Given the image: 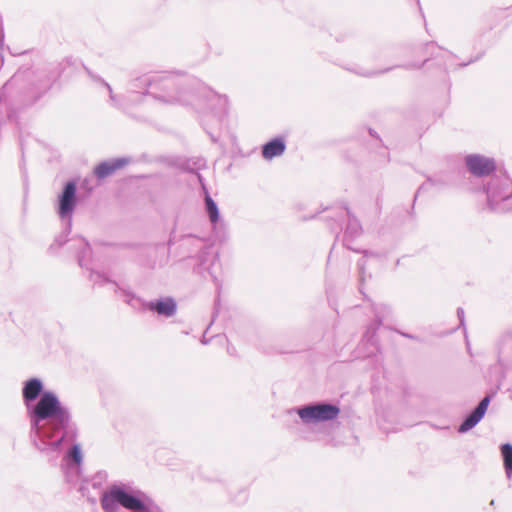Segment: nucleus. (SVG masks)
Masks as SVG:
<instances>
[{"label": "nucleus", "mask_w": 512, "mask_h": 512, "mask_svg": "<svg viewBox=\"0 0 512 512\" xmlns=\"http://www.w3.org/2000/svg\"><path fill=\"white\" fill-rule=\"evenodd\" d=\"M43 390V385L40 379L32 378L28 380L23 388V398L28 406L30 402L37 399Z\"/></svg>", "instance_id": "nucleus-9"}, {"label": "nucleus", "mask_w": 512, "mask_h": 512, "mask_svg": "<svg viewBox=\"0 0 512 512\" xmlns=\"http://www.w3.org/2000/svg\"><path fill=\"white\" fill-rule=\"evenodd\" d=\"M32 426L39 429V423L42 420L54 418L61 426H67L70 414L68 410L61 406L55 393L47 391L41 394L40 400L31 412Z\"/></svg>", "instance_id": "nucleus-3"}, {"label": "nucleus", "mask_w": 512, "mask_h": 512, "mask_svg": "<svg viewBox=\"0 0 512 512\" xmlns=\"http://www.w3.org/2000/svg\"><path fill=\"white\" fill-rule=\"evenodd\" d=\"M489 403L490 398L488 396L484 397L474 411L459 426V432L465 433L476 426L485 415Z\"/></svg>", "instance_id": "nucleus-8"}, {"label": "nucleus", "mask_w": 512, "mask_h": 512, "mask_svg": "<svg viewBox=\"0 0 512 512\" xmlns=\"http://www.w3.org/2000/svg\"><path fill=\"white\" fill-rule=\"evenodd\" d=\"M285 143L282 139L276 138L263 146L262 154L265 159H272L276 156H280L285 151Z\"/></svg>", "instance_id": "nucleus-12"}, {"label": "nucleus", "mask_w": 512, "mask_h": 512, "mask_svg": "<svg viewBox=\"0 0 512 512\" xmlns=\"http://www.w3.org/2000/svg\"><path fill=\"white\" fill-rule=\"evenodd\" d=\"M340 409L332 404H317L298 410L299 417L305 423L323 422L338 417Z\"/></svg>", "instance_id": "nucleus-4"}, {"label": "nucleus", "mask_w": 512, "mask_h": 512, "mask_svg": "<svg viewBox=\"0 0 512 512\" xmlns=\"http://www.w3.org/2000/svg\"><path fill=\"white\" fill-rule=\"evenodd\" d=\"M133 87L134 93L149 94L155 99L169 104L180 103L200 106L203 97H205L209 102H217L223 108L227 105V100L224 97L215 94L202 84H198L197 91L184 89L176 93L178 83L176 79L171 76H143L135 80Z\"/></svg>", "instance_id": "nucleus-1"}, {"label": "nucleus", "mask_w": 512, "mask_h": 512, "mask_svg": "<svg viewBox=\"0 0 512 512\" xmlns=\"http://www.w3.org/2000/svg\"><path fill=\"white\" fill-rule=\"evenodd\" d=\"M491 209H499L501 202L512 196V182L509 178L495 179L487 189Z\"/></svg>", "instance_id": "nucleus-5"}, {"label": "nucleus", "mask_w": 512, "mask_h": 512, "mask_svg": "<svg viewBox=\"0 0 512 512\" xmlns=\"http://www.w3.org/2000/svg\"><path fill=\"white\" fill-rule=\"evenodd\" d=\"M151 310L156 311L160 315L170 317L176 312V303L172 298H166L149 304Z\"/></svg>", "instance_id": "nucleus-10"}, {"label": "nucleus", "mask_w": 512, "mask_h": 512, "mask_svg": "<svg viewBox=\"0 0 512 512\" xmlns=\"http://www.w3.org/2000/svg\"><path fill=\"white\" fill-rule=\"evenodd\" d=\"M501 453L504 460V467L508 478L512 476V445L509 443L501 446Z\"/></svg>", "instance_id": "nucleus-13"}, {"label": "nucleus", "mask_w": 512, "mask_h": 512, "mask_svg": "<svg viewBox=\"0 0 512 512\" xmlns=\"http://www.w3.org/2000/svg\"><path fill=\"white\" fill-rule=\"evenodd\" d=\"M100 501L105 512H120V506L131 511L162 512L145 493L123 484L109 487L103 492Z\"/></svg>", "instance_id": "nucleus-2"}, {"label": "nucleus", "mask_w": 512, "mask_h": 512, "mask_svg": "<svg viewBox=\"0 0 512 512\" xmlns=\"http://www.w3.org/2000/svg\"><path fill=\"white\" fill-rule=\"evenodd\" d=\"M76 203V184L68 182L59 199V216L62 219L67 218L69 225L71 224L72 214Z\"/></svg>", "instance_id": "nucleus-6"}, {"label": "nucleus", "mask_w": 512, "mask_h": 512, "mask_svg": "<svg viewBox=\"0 0 512 512\" xmlns=\"http://www.w3.org/2000/svg\"><path fill=\"white\" fill-rule=\"evenodd\" d=\"M106 86H107V89L109 90L111 100L114 101L115 99H114V95L112 92V88L108 84H106Z\"/></svg>", "instance_id": "nucleus-17"}, {"label": "nucleus", "mask_w": 512, "mask_h": 512, "mask_svg": "<svg viewBox=\"0 0 512 512\" xmlns=\"http://www.w3.org/2000/svg\"><path fill=\"white\" fill-rule=\"evenodd\" d=\"M466 165L469 171L475 176H485L495 170V162L491 158L480 155H469L466 157Z\"/></svg>", "instance_id": "nucleus-7"}, {"label": "nucleus", "mask_w": 512, "mask_h": 512, "mask_svg": "<svg viewBox=\"0 0 512 512\" xmlns=\"http://www.w3.org/2000/svg\"><path fill=\"white\" fill-rule=\"evenodd\" d=\"M70 456L73 458V460L75 461V463L77 465L81 464V462H82V452H81V448H80V446L78 444H75L72 447Z\"/></svg>", "instance_id": "nucleus-15"}, {"label": "nucleus", "mask_w": 512, "mask_h": 512, "mask_svg": "<svg viewBox=\"0 0 512 512\" xmlns=\"http://www.w3.org/2000/svg\"><path fill=\"white\" fill-rule=\"evenodd\" d=\"M205 202L211 222L216 223L219 219V211L216 203L209 195L206 196Z\"/></svg>", "instance_id": "nucleus-14"}, {"label": "nucleus", "mask_w": 512, "mask_h": 512, "mask_svg": "<svg viewBox=\"0 0 512 512\" xmlns=\"http://www.w3.org/2000/svg\"><path fill=\"white\" fill-rule=\"evenodd\" d=\"M126 163L127 160L125 158L117 159L112 162H103L96 167L95 174L100 179L105 178L117 169L123 167Z\"/></svg>", "instance_id": "nucleus-11"}, {"label": "nucleus", "mask_w": 512, "mask_h": 512, "mask_svg": "<svg viewBox=\"0 0 512 512\" xmlns=\"http://www.w3.org/2000/svg\"><path fill=\"white\" fill-rule=\"evenodd\" d=\"M457 315L460 319V324L463 326L465 321L464 310L462 308L457 309Z\"/></svg>", "instance_id": "nucleus-16"}]
</instances>
